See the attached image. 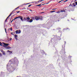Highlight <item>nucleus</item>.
I'll return each mask as SVG.
<instances>
[{
	"label": "nucleus",
	"mask_w": 77,
	"mask_h": 77,
	"mask_svg": "<svg viewBox=\"0 0 77 77\" xmlns=\"http://www.w3.org/2000/svg\"><path fill=\"white\" fill-rule=\"evenodd\" d=\"M30 18L29 17H26V18H23L24 21H27V22H29V20H30Z\"/></svg>",
	"instance_id": "f257e3e1"
},
{
	"label": "nucleus",
	"mask_w": 77,
	"mask_h": 77,
	"mask_svg": "<svg viewBox=\"0 0 77 77\" xmlns=\"http://www.w3.org/2000/svg\"><path fill=\"white\" fill-rule=\"evenodd\" d=\"M12 13H11L9 15V16L7 17V18H6L5 21V23H6L7 21V20L8 19V18H9V17H10V16H11V15H12Z\"/></svg>",
	"instance_id": "f03ea898"
},
{
	"label": "nucleus",
	"mask_w": 77,
	"mask_h": 77,
	"mask_svg": "<svg viewBox=\"0 0 77 77\" xmlns=\"http://www.w3.org/2000/svg\"><path fill=\"white\" fill-rule=\"evenodd\" d=\"M35 18L36 20H38L40 19V17L39 16H36L35 17Z\"/></svg>",
	"instance_id": "7ed1b4c3"
},
{
	"label": "nucleus",
	"mask_w": 77,
	"mask_h": 77,
	"mask_svg": "<svg viewBox=\"0 0 77 77\" xmlns=\"http://www.w3.org/2000/svg\"><path fill=\"white\" fill-rule=\"evenodd\" d=\"M1 52L3 54V55H6V53H5V51H4L2 50L1 51Z\"/></svg>",
	"instance_id": "20e7f679"
},
{
	"label": "nucleus",
	"mask_w": 77,
	"mask_h": 77,
	"mask_svg": "<svg viewBox=\"0 0 77 77\" xmlns=\"http://www.w3.org/2000/svg\"><path fill=\"white\" fill-rule=\"evenodd\" d=\"M74 4H76V5H77V2H75V3H74L72 4L73 5V6H75L76 5H75Z\"/></svg>",
	"instance_id": "39448f33"
},
{
	"label": "nucleus",
	"mask_w": 77,
	"mask_h": 77,
	"mask_svg": "<svg viewBox=\"0 0 77 77\" xmlns=\"http://www.w3.org/2000/svg\"><path fill=\"white\" fill-rule=\"evenodd\" d=\"M19 18H20V20L22 21H23V17L22 16H19Z\"/></svg>",
	"instance_id": "423d86ee"
},
{
	"label": "nucleus",
	"mask_w": 77,
	"mask_h": 77,
	"mask_svg": "<svg viewBox=\"0 0 77 77\" xmlns=\"http://www.w3.org/2000/svg\"><path fill=\"white\" fill-rule=\"evenodd\" d=\"M4 45H5V46H8V45H9V44L5 43H4Z\"/></svg>",
	"instance_id": "0eeeda50"
},
{
	"label": "nucleus",
	"mask_w": 77,
	"mask_h": 77,
	"mask_svg": "<svg viewBox=\"0 0 77 77\" xmlns=\"http://www.w3.org/2000/svg\"><path fill=\"white\" fill-rule=\"evenodd\" d=\"M20 18L19 17V16L18 17H16V18H15L14 19H13V20H16V19H17V18Z\"/></svg>",
	"instance_id": "6e6552de"
},
{
	"label": "nucleus",
	"mask_w": 77,
	"mask_h": 77,
	"mask_svg": "<svg viewBox=\"0 0 77 77\" xmlns=\"http://www.w3.org/2000/svg\"><path fill=\"white\" fill-rule=\"evenodd\" d=\"M16 34H18V33H19V31L18 30H17L16 31Z\"/></svg>",
	"instance_id": "1a4fd4ad"
},
{
	"label": "nucleus",
	"mask_w": 77,
	"mask_h": 77,
	"mask_svg": "<svg viewBox=\"0 0 77 77\" xmlns=\"http://www.w3.org/2000/svg\"><path fill=\"white\" fill-rule=\"evenodd\" d=\"M29 23H32V22H33V20L32 19H30V20H29Z\"/></svg>",
	"instance_id": "9d476101"
},
{
	"label": "nucleus",
	"mask_w": 77,
	"mask_h": 77,
	"mask_svg": "<svg viewBox=\"0 0 77 77\" xmlns=\"http://www.w3.org/2000/svg\"><path fill=\"white\" fill-rule=\"evenodd\" d=\"M42 4H40L38 5H36V6H42V5H41Z\"/></svg>",
	"instance_id": "9b49d317"
},
{
	"label": "nucleus",
	"mask_w": 77,
	"mask_h": 77,
	"mask_svg": "<svg viewBox=\"0 0 77 77\" xmlns=\"http://www.w3.org/2000/svg\"><path fill=\"white\" fill-rule=\"evenodd\" d=\"M40 20H42V16H40Z\"/></svg>",
	"instance_id": "f8f14e48"
},
{
	"label": "nucleus",
	"mask_w": 77,
	"mask_h": 77,
	"mask_svg": "<svg viewBox=\"0 0 77 77\" xmlns=\"http://www.w3.org/2000/svg\"><path fill=\"white\" fill-rule=\"evenodd\" d=\"M32 19H33V20H35V17H32Z\"/></svg>",
	"instance_id": "ddd939ff"
},
{
	"label": "nucleus",
	"mask_w": 77,
	"mask_h": 77,
	"mask_svg": "<svg viewBox=\"0 0 77 77\" xmlns=\"http://www.w3.org/2000/svg\"><path fill=\"white\" fill-rule=\"evenodd\" d=\"M65 48H63V52H64V53H65Z\"/></svg>",
	"instance_id": "4468645a"
},
{
	"label": "nucleus",
	"mask_w": 77,
	"mask_h": 77,
	"mask_svg": "<svg viewBox=\"0 0 77 77\" xmlns=\"http://www.w3.org/2000/svg\"><path fill=\"white\" fill-rule=\"evenodd\" d=\"M55 12V11H52L50 12L51 13H53V12Z\"/></svg>",
	"instance_id": "2eb2a0df"
},
{
	"label": "nucleus",
	"mask_w": 77,
	"mask_h": 77,
	"mask_svg": "<svg viewBox=\"0 0 77 77\" xmlns=\"http://www.w3.org/2000/svg\"><path fill=\"white\" fill-rule=\"evenodd\" d=\"M14 37H15V38H17V37H18V36H17V35H15Z\"/></svg>",
	"instance_id": "dca6fc26"
},
{
	"label": "nucleus",
	"mask_w": 77,
	"mask_h": 77,
	"mask_svg": "<svg viewBox=\"0 0 77 77\" xmlns=\"http://www.w3.org/2000/svg\"><path fill=\"white\" fill-rule=\"evenodd\" d=\"M2 43L1 42H0V45H1V46H2Z\"/></svg>",
	"instance_id": "f3484780"
},
{
	"label": "nucleus",
	"mask_w": 77,
	"mask_h": 77,
	"mask_svg": "<svg viewBox=\"0 0 77 77\" xmlns=\"http://www.w3.org/2000/svg\"><path fill=\"white\" fill-rule=\"evenodd\" d=\"M19 8V7H17V8H16L15 9L16 10L17 9H18Z\"/></svg>",
	"instance_id": "a211bd4d"
},
{
	"label": "nucleus",
	"mask_w": 77,
	"mask_h": 77,
	"mask_svg": "<svg viewBox=\"0 0 77 77\" xmlns=\"http://www.w3.org/2000/svg\"><path fill=\"white\" fill-rule=\"evenodd\" d=\"M57 14H59V13H60V11H57Z\"/></svg>",
	"instance_id": "6ab92c4d"
},
{
	"label": "nucleus",
	"mask_w": 77,
	"mask_h": 77,
	"mask_svg": "<svg viewBox=\"0 0 77 77\" xmlns=\"http://www.w3.org/2000/svg\"><path fill=\"white\" fill-rule=\"evenodd\" d=\"M8 51V52H10V53H12V52H11V51Z\"/></svg>",
	"instance_id": "aec40b11"
},
{
	"label": "nucleus",
	"mask_w": 77,
	"mask_h": 77,
	"mask_svg": "<svg viewBox=\"0 0 77 77\" xmlns=\"http://www.w3.org/2000/svg\"><path fill=\"white\" fill-rule=\"evenodd\" d=\"M61 12H64V11H63V10H61Z\"/></svg>",
	"instance_id": "412c9836"
},
{
	"label": "nucleus",
	"mask_w": 77,
	"mask_h": 77,
	"mask_svg": "<svg viewBox=\"0 0 77 77\" xmlns=\"http://www.w3.org/2000/svg\"><path fill=\"white\" fill-rule=\"evenodd\" d=\"M2 54H0V57H2Z\"/></svg>",
	"instance_id": "4be33fe9"
},
{
	"label": "nucleus",
	"mask_w": 77,
	"mask_h": 77,
	"mask_svg": "<svg viewBox=\"0 0 77 77\" xmlns=\"http://www.w3.org/2000/svg\"><path fill=\"white\" fill-rule=\"evenodd\" d=\"M68 0H66V1H65L64 2L65 3V2H67L68 1Z\"/></svg>",
	"instance_id": "5701e85b"
},
{
	"label": "nucleus",
	"mask_w": 77,
	"mask_h": 77,
	"mask_svg": "<svg viewBox=\"0 0 77 77\" xmlns=\"http://www.w3.org/2000/svg\"><path fill=\"white\" fill-rule=\"evenodd\" d=\"M32 6V5H30L28 6V7H30V6Z\"/></svg>",
	"instance_id": "b1692460"
},
{
	"label": "nucleus",
	"mask_w": 77,
	"mask_h": 77,
	"mask_svg": "<svg viewBox=\"0 0 77 77\" xmlns=\"http://www.w3.org/2000/svg\"><path fill=\"white\" fill-rule=\"evenodd\" d=\"M20 12V11H19L16 12V13H19V12Z\"/></svg>",
	"instance_id": "393cba45"
},
{
	"label": "nucleus",
	"mask_w": 77,
	"mask_h": 77,
	"mask_svg": "<svg viewBox=\"0 0 77 77\" xmlns=\"http://www.w3.org/2000/svg\"><path fill=\"white\" fill-rule=\"evenodd\" d=\"M10 30H11V31H12V27H11L10 29Z\"/></svg>",
	"instance_id": "a878e982"
},
{
	"label": "nucleus",
	"mask_w": 77,
	"mask_h": 77,
	"mask_svg": "<svg viewBox=\"0 0 77 77\" xmlns=\"http://www.w3.org/2000/svg\"><path fill=\"white\" fill-rule=\"evenodd\" d=\"M21 33V31L20 30H19V33Z\"/></svg>",
	"instance_id": "bb28decb"
},
{
	"label": "nucleus",
	"mask_w": 77,
	"mask_h": 77,
	"mask_svg": "<svg viewBox=\"0 0 77 77\" xmlns=\"http://www.w3.org/2000/svg\"><path fill=\"white\" fill-rule=\"evenodd\" d=\"M16 11V10L14 9V11H13L12 12H14V11Z\"/></svg>",
	"instance_id": "cd10ccee"
},
{
	"label": "nucleus",
	"mask_w": 77,
	"mask_h": 77,
	"mask_svg": "<svg viewBox=\"0 0 77 77\" xmlns=\"http://www.w3.org/2000/svg\"><path fill=\"white\" fill-rule=\"evenodd\" d=\"M55 9H57V8L53 9H52V10H55Z\"/></svg>",
	"instance_id": "c85d7f7f"
},
{
	"label": "nucleus",
	"mask_w": 77,
	"mask_h": 77,
	"mask_svg": "<svg viewBox=\"0 0 77 77\" xmlns=\"http://www.w3.org/2000/svg\"><path fill=\"white\" fill-rule=\"evenodd\" d=\"M14 20H13V19L11 21V23H12V21H14Z\"/></svg>",
	"instance_id": "c756f323"
},
{
	"label": "nucleus",
	"mask_w": 77,
	"mask_h": 77,
	"mask_svg": "<svg viewBox=\"0 0 77 77\" xmlns=\"http://www.w3.org/2000/svg\"><path fill=\"white\" fill-rule=\"evenodd\" d=\"M60 2H62V1H60L59 2H58V3H60Z\"/></svg>",
	"instance_id": "7c9ffc66"
},
{
	"label": "nucleus",
	"mask_w": 77,
	"mask_h": 77,
	"mask_svg": "<svg viewBox=\"0 0 77 77\" xmlns=\"http://www.w3.org/2000/svg\"><path fill=\"white\" fill-rule=\"evenodd\" d=\"M11 35H14V34H13L12 33V32H11Z\"/></svg>",
	"instance_id": "2f4dec72"
},
{
	"label": "nucleus",
	"mask_w": 77,
	"mask_h": 77,
	"mask_svg": "<svg viewBox=\"0 0 77 77\" xmlns=\"http://www.w3.org/2000/svg\"><path fill=\"white\" fill-rule=\"evenodd\" d=\"M48 3H49V2H48V3H46V5H47V4H48Z\"/></svg>",
	"instance_id": "473e14b6"
},
{
	"label": "nucleus",
	"mask_w": 77,
	"mask_h": 77,
	"mask_svg": "<svg viewBox=\"0 0 77 77\" xmlns=\"http://www.w3.org/2000/svg\"><path fill=\"white\" fill-rule=\"evenodd\" d=\"M46 4H42V5H45Z\"/></svg>",
	"instance_id": "72a5a7b5"
},
{
	"label": "nucleus",
	"mask_w": 77,
	"mask_h": 77,
	"mask_svg": "<svg viewBox=\"0 0 77 77\" xmlns=\"http://www.w3.org/2000/svg\"><path fill=\"white\" fill-rule=\"evenodd\" d=\"M44 0H42L40 2H41L42 1H44Z\"/></svg>",
	"instance_id": "f704fd0d"
},
{
	"label": "nucleus",
	"mask_w": 77,
	"mask_h": 77,
	"mask_svg": "<svg viewBox=\"0 0 77 77\" xmlns=\"http://www.w3.org/2000/svg\"><path fill=\"white\" fill-rule=\"evenodd\" d=\"M12 39L11 38H10V40H12Z\"/></svg>",
	"instance_id": "c9c22d12"
},
{
	"label": "nucleus",
	"mask_w": 77,
	"mask_h": 77,
	"mask_svg": "<svg viewBox=\"0 0 77 77\" xmlns=\"http://www.w3.org/2000/svg\"><path fill=\"white\" fill-rule=\"evenodd\" d=\"M23 5H24V4H23V5H21V6H23Z\"/></svg>",
	"instance_id": "e433bc0d"
},
{
	"label": "nucleus",
	"mask_w": 77,
	"mask_h": 77,
	"mask_svg": "<svg viewBox=\"0 0 77 77\" xmlns=\"http://www.w3.org/2000/svg\"><path fill=\"white\" fill-rule=\"evenodd\" d=\"M5 31H6V28L5 29Z\"/></svg>",
	"instance_id": "4c0bfd02"
},
{
	"label": "nucleus",
	"mask_w": 77,
	"mask_h": 77,
	"mask_svg": "<svg viewBox=\"0 0 77 77\" xmlns=\"http://www.w3.org/2000/svg\"><path fill=\"white\" fill-rule=\"evenodd\" d=\"M15 38L16 39H17V37H15Z\"/></svg>",
	"instance_id": "58836bf2"
},
{
	"label": "nucleus",
	"mask_w": 77,
	"mask_h": 77,
	"mask_svg": "<svg viewBox=\"0 0 77 77\" xmlns=\"http://www.w3.org/2000/svg\"><path fill=\"white\" fill-rule=\"evenodd\" d=\"M14 15H13V16H11V17H14Z\"/></svg>",
	"instance_id": "ea45409f"
},
{
	"label": "nucleus",
	"mask_w": 77,
	"mask_h": 77,
	"mask_svg": "<svg viewBox=\"0 0 77 77\" xmlns=\"http://www.w3.org/2000/svg\"><path fill=\"white\" fill-rule=\"evenodd\" d=\"M67 29H68V28H67L66 29V30H67Z\"/></svg>",
	"instance_id": "a19ab883"
},
{
	"label": "nucleus",
	"mask_w": 77,
	"mask_h": 77,
	"mask_svg": "<svg viewBox=\"0 0 77 77\" xmlns=\"http://www.w3.org/2000/svg\"><path fill=\"white\" fill-rule=\"evenodd\" d=\"M6 33H7V32H6V31H5Z\"/></svg>",
	"instance_id": "79ce46f5"
},
{
	"label": "nucleus",
	"mask_w": 77,
	"mask_h": 77,
	"mask_svg": "<svg viewBox=\"0 0 77 77\" xmlns=\"http://www.w3.org/2000/svg\"><path fill=\"white\" fill-rule=\"evenodd\" d=\"M64 0H61V1H63Z\"/></svg>",
	"instance_id": "37998d69"
},
{
	"label": "nucleus",
	"mask_w": 77,
	"mask_h": 77,
	"mask_svg": "<svg viewBox=\"0 0 77 77\" xmlns=\"http://www.w3.org/2000/svg\"><path fill=\"white\" fill-rule=\"evenodd\" d=\"M28 4H29V3H28V4H27V5Z\"/></svg>",
	"instance_id": "c03bdc74"
},
{
	"label": "nucleus",
	"mask_w": 77,
	"mask_h": 77,
	"mask_svg": "<svg viewBox=\"0 0 77 77\" xmlns=\"http://www.w3.org/2000/svg\"><path fill=\"white\" fill-rule=\"evenodd\" d=\"M69 6H71V5H69Z\"/></svg>",
	"instance_id": "a18cd8bd"
}]
</instances>
